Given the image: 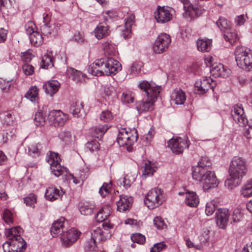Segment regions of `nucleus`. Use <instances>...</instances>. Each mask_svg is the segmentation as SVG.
Segmentation results:
<instances>
[{"mask_svg":"<svg viewBox=\"0 0 252 252\" xmlns=\"http://www.w3.org/2000/svg\"><path fill=\"white\" fill-rule=\"evenodd\" d=\"M154 224L158 229H164L167 228V225L160 217H156L154 219Z\"/></svg>","mask_w":252,"mask_h":252,"instance_id":"obj_46","label":"nucleus"},{"mask_svg":"<svg viewBox=\"0 0 252 252\" xmlns=\"http://www.w3.org/2000/svg\"><path fill=\"white\" fill-rule=\"evenodd\" d=\"M168 146L174 153L179 154L189 147V144L187 140L177 137L171 139L168 143Z\"/></svg>","mask_w":252,"mask_h":252,"instance_id":"obj_14","label":"nucleus"},{"mask_svg":"<svg viewBox=\"0 0 252 252\" xmlns=\"http://www.w3.org/2000/svg\"><path fill=\"white\" fill-rule=\"evenodd\" d=\"M25 97L32 102H36L38 98V89L36 86L31 87L26 94Z\"/></svg>","mask_w":252,"mask_h":252,"instance_id":"obj_31","label":"nucleus"},{"mask_svg":"<svg viewBox=\"0 0 252 252\" xmlns=\"http://www.w3.org/2000/svg\"><path fill=\"white\" fill-rule=\"evenodd\" d=\"M185 202L188 206L195 207L198 205L199 199L195 192H187Z\"/></svg>","mask_w":252,"mask_h":252,"instance_id":"obj_26","label":"nucleus"},{"mask_svg":"<svg viewBox=\"0 0 252 252\" xmlns=\"http://www.w3.org/2000/svg\"><path fill=\"white\" fill-rule=\"evenodd\" d=\"M34 122L36 126H43L45 123V117L41 112L35 114Z\"/></svg>","mask_w":252,"mask_h":252,"instance_id":"obj_49","label":"nucleus"},{"mask_svg":"<svg viewBox=\"0 0 252 252\" xmlns=\"http://www.w3.org/2000/svg\"><path fill=\"white\" fill-rule=\"evenodd\" d=\"M29 38L32 44L35 46H38L43 42L42 35L37 32L32 34Z\"/></svg>","mask_w":252,"mask_h":252,"instance_id":"obj_39","label":"nucleus"},{"mask_svg":"<svg viewBox=\"0 0 252 252\" xmlns=\"http://www.w3.org/2000/svg\"><path fill=\"white\" fill-rule=\"evenodd\" d=\"M22 54V56H21V58L22 61L24 62H30L34 57L31 50H28Z\"/></svg>","mask_w":252,"mask_h":252,"instance_id":"obj_61","label":"nucleus"},{"mask_svg":"<svg viewBox=\"0 0 252 252\" xmlns=\"http://www.w3.org/2000/svg\"><path fill=\"white\" fill-rule=\"evenodd\" d=\"M108 128L109 126L107 125L97 126L93 129V135L97 138H100Z\"/></svg>","mask_w":252,"mask_h":252,"instance_id":"obj_30","label":"nucleus"},{"mask_svg":"<svg viewBox=\"0 0 252 252\" xmlns=\"http://www.w3.org/2000/svg\"><path fill=\"white\" fill-rule=\"evenodd\" d=\"M166 248V245L164 242H162L157 243L154 245L152 248L150 252H160L163 250H165Z\"/></svg>","mask_w":252,"mask_h":252,"instance_id":"obj_57","label":"nucleus"},{"mask_svg":"<svg viewBox=\"0 0 252 252\" xmlns=\"http://www.w3.org/2000/svg\"><path fill=\"white\" fill-rule=\"evenodd\" d=\"M112 184L111 182L109 183H104L99 189V193L102 197L105 196L110 192V189H111Z\"/></svg>","mask_w":252,"mask_h":252,"instance_id":"obj_48","label":"nucleus"},{"mask_svg":"<svg viewBox=\"0 0 252 252\" xmlns=\"http://www.w3.org/2000/svg\"><path fill=\"white\" fill-rule=\"evenodd\" d=\"M41 148L40 143H33L29 147V153L33 156H38L40 154Z\"/></svg>","mask_w":252,"mask_h":252,"instance_id":"obj_41","label":"nucleus"},{"mask_svg":"<svg viewBox=\"0 0 252 252\" xmlns=\"http://www.w3.org/2000/svg\"><path fill=\"white\" fill-rule=\"evenodd\" d=\"M96 243L94 239H90L85 243V249L88 252H97Z\"/></svg>","mask_w":252,"mask_h":252,"instance_id":"obj_43","label":"nucleus"},{"mask_svg":"<svg viewBox=\"0 0 252 252\" xmlns=\"http://www.w3.org/2000/svg\"><path fill=\"white\" fill-rule=\"evenodd\" d=\"M0 119L3 124L7 125L12 122V115L10 111H3L0 112Z\"/></svg>","mask_w":252,"mask_h":252,"instance_id":"obj_44","label":"nucleus"},{"mask_svg":"<svg viewBox=\"0 0 252 252\" xmlns=\"http://www.w3.org/2000/svg\"><path fill=\"white\" fill-rule=\"evenodd\" d=\"M25 28L26 32L27 34L29 35V37H31L32 34L36 32L34 31L35 25L32 22H28V24L26 25Z\"/></svg>","mask_w":252,"mask_h":252,"instance_id":"obj_62","label":"nucleus"},{"mask_svg":"<svg viewBox=\"0 0 252 252\" xmlns=\"http://www.w3.org/2000/svg\"><path fill=\"white\" fill-rule=\"evenodd\" d=\"M142 176L146 178L147 176H152L154 172L156 171V168L152 164L151 162L148 161L145 163L144 167L142 168Z\"/></svg>","mask_w":252,"mask_h":252,"instance_id":"obj_37","label":"nucleus"},{"mask_svg":"<svg viewBox=\"0 0 252 252\" xmlns=\"http://www.w3.org/2000/svg\"><path fill=\"white\" fill-rule=\"evenodd\" d=\"M171 43L170 36L165 33L158 35L153 45V50L156 54H160L165 52Z\"/></svg>","mask_w":252,"mask_h":252,"instance_id":"obj_10","label":"nucleus"},{"mask_svg":"<svg viewBox=\"0 0 252 252\" xmlns=\"http://www.w3.org/2000/svg\"><path fill=\"white\" fill-rule=\"evenodd\" d=\"M23 70L26 75H31L34 72V67L29 64L25 63L23 65Z\"/></svg>","mask_w":252,"mask_h":252,"instance_id":"obj_63","label":"nucleus"},{"mask_svg":"<svg viewBox=\"0 0 252 252\" xmlns=\"http://www.w3.org/2000/svg\"><path fill=\"white\" fill-rule=\"evenodd\" d=\"M134 15L131 14L125 19V27L127 33L130 32L131 27L134 22Z\"/></svg>","mask_w":252,"mask_h":252,"instance_id":"obj_53","label":"nucleus"},{"mask_svg":"<svg viewBox=\"0 0 252 252\" xmlns=\"http://www.w3.org/2000/svg\"><path fill=\"white\" fill-rule=\"evenodd\" d=\"M10 81H7L3 78H0V88L2 92H7L10 87Z\"/></svg>","mask_w":252,"mask_h":252,"instance_id":"obj_56","label":"nucleus"},{"mask_svg":"<svg viewBox=\"0 0 252 252\" xmlns=\"http://www.w3.org/2000/svg\"><path fill=\"white\" fill-rule=\"evenodd\" d=\"M80 232L74 228L63 232L61 236L63 246L68 247L72 245L79 238Z\"/></svg>","mask_w":252,"mask_h":252,"instance_id":"obj_12","label":"nucleus"},{"mask_svg":"<svg viewBox=\"0 0 252 252\" xmlns=\"http://www.w3.org/2000/svg\"><path fill=\"white\" fill-rule=\"evenodd\" d=\"M131 240L134 243L143 244L145 241V238L144 235L140 233H136L131 236Z\"/></svg>","mask_w":252,"mask_h":252,"instance_id":"obj_52","label":"nucleus"},{"mask_svg":"<svg viewBox=\"0 0 252 252\" xmlns=\"http://www.w3.org/2000/svg\"><path fill=\"white\" fill-rule=\"evenodd\" d=\"M109 32V31L108 27L104 26H98L94 31L95 36L98 39H101L108 35Z\"/></svg>","mask_w":252,"mask_h":252,"instance_id":"obj_34","label":"nucleus"},{"mask_svg":"<svg viewBox=\"0 0 252 252\" xmlns=\"http://www.w3.org/2000/svg\"><path fill=\"white\" fill-rule=\"evenodd\" d=\"M211 162L207 157H202L198 162L197 167L205 168V167H209L211 165Z\"/></svg>","mask_w":252,"mask_h":252,"instance_id":"obj_50","label":"nucleus"},{"mask_svg":"<svg viewBox=\"0 0 252 252\" xmlns=\"http://www.w3.org/2000/svg\"><path fill=\"white\" fill-rule=\"evenodd\" d=\"M235 61L237 65L246 71L252 70V52L246 47L237 46L235 52Z\"/></svg>","mask_w":252,"mask_h":252,"instance_id":"obj_4","label":"nucleus"},{"mask_svg":"<svg viewBox=\"0 0 252 252\" xmlns=\"http://www.w3.org/2000/svg\"><path fill=\"white\" fill-rule=\"evenodd\" d=\"M231 114L233 120L240 126H243L248 124V120L241 105H235Z\"/></svg>","mask_w":252,"mask_h":252,"instance_id":"obj_15","label":"nucleus"},{"mask_svg":"<svg viewBox=\"0 0 252 252\" xmlns=\"http://www.w3.org/2000/svg\"><path fill=\"white\" fill-rule=\"evenodd\" d=\"M192 9L190 8H186L185 13L186 15H189L191 18H194L201 15L203 13V9L201 8H199L197 5H192Z\"/></svg>","mask_w":252,"mask_h":252,"instance_id":"obj_33","label":"nucleus"},{"mask_svg":"<svg viewBox=\"0 0 252 252\" xmlns=\"http://www.w3.org/2000/svg\"><path fill=\"white\" fill-rule=\"evenodd\" d=\"M141 90H143L148 99L137 102L136 109L139 113L145 111H151L154 109V104L157 100L161 87L156 85L152 81H143L139 84Z\"/></svg>","mask_w":252,"mask_h":252,"instance_id":"obj_2","label":"nucleus"},{"mask_svg":"<svg viewBox=\"0 0 252 252\" xmlns=\"http://www.w3.org/2000/svg\"><path fill=\"white\" fill-rule=\"evenodd\" d=\"M225 40L230 44H233L238 40L237 34L235 32H227L223 35Z\"/></svg>","mask_w":252,"mask_h":252,"instance_id":"obj_42","label":"nucleus"},{"mask_svg":"<svg viewBox=\"0 0 252 252\" xmlns=\"http://www.w3.org/2000/svg\"><path fill=\"white\" fill-rule=\"evenodd\" d=\"M64 192L54 187H50L46 189L45 192L46 198L51 201H54L62 197Z\"/></svg>","mask_w":252,"mask_h":252,"instance_id":"obj_21","label":"nucleus"},{"mask_svg":"<svg viewBox=\"0 0 252 252\" xmlns=\"http://www.w3.org/2000/svg\"><path fill=\"white\" fill-rule=\"evenodd\" d=\"M73 39L80 44H84L87 42L84 38L83 33L80 32H76L73 36Z\"/></svg>","mask_w":252,"mask_h":252,"instance_id":"obj_54","label":"nucleus"},{"mask_svg":"<svg viewBox=\"0 0 252 252\" xmlns=\"http://www.w3.org/2000/svg\"><path fill=\"white\" fill-rule=\"evenodd\" d=\"M230 213L228 209L226 208L218 209L216 212V222L219 228L225 229L226 227Z\"/></svg>","mask_w":252,"mask_h":252,"instance_id":"obj_18","label":"nucleus"},{"mask_svg":"<svg viewBox=\"0 0 252 252\" xmlns=\"http://www.w3.org/2000/svg\"><path fill=\"white\" fill-rule=\"evenodd\" d=\"M247 18V16L243 14L237 16L235 19V23L237 26H242L245 23Z\"/></svg>","mask_w":252,"mask_h":252,"instance_id":"obj_64","label":"nucleus"},{"mask_svg":"<svg viewBox=\"0 0 252 252\" xmlns=\"http://www.w3.org/2000/svg\"><path fill=\"white\" fill-rule=\"evenodd\" d=\"M210 73L215 77H222L226 78L231 74V70L227 67H225L220 63H215L212 64L210 68Z\"/></svg>","mask_w":252,"mask_h":252,"instance_id":"obj_17","label":"nucleus"},{"mask_svg":"<svg viewBox=\"0 0 252 252\" xmlns=\"http://www.w3.org/2000/svg\"><path fill=\"white\" fill-rule=\"evenodd\" d=\"M248 171L246 159L241 157H235L232 159L228 170L230 177L241 180Z\"/></svg>","mask_w":252,"mask_h":252,"instance_id":"obj_5","label":"nucleus"},{"mask_svg":"<svg viewBox=\"0 0 252 252\" xmlns=\"http://www.w3.org/2000/svg\"><path fill=\"white\" fill-rule=\"evenodd\" d=\"M142 65L140 63H133L130 66V73L133 74H136L140 72Z\"/></svg>","mask_w":252,"mask_h":252,"instance_id":"obj_60","label":"nucleus"},{"mask_svg":"<svg viewBox=\"0 0 252 252\" xmlns=\"http://www.w3.org/2000/svg\"><path fill=\"white\" fill-rule=\"evenodd\" d=\"M104 232L99 227H96L94 229L91 233V239H94L96 242H101L105 239L106 236H104ZM107 233V232H105Z\"/></svg>","mask_w":252,"mask_h":252,"instance_id":"obj_32","label":"nucleus"},{"mask_svg":"<svg viewBox=\"0 0 252 252\" xmlns=\"http://www.w3.org/2000/svg\"><path fill=\"white\" fill-rule=\"evenodd\" d=\"M216 206L214 202L210 201L208 202L206 205L205 213L207 216H210L215 211Z\"/></svg>","mask_w":252,"mask_h":252,"instance_id":"obj_58","label":"nucleus"},{"mask_svg":"<svg viewBox=\"0 0 252 252\" xmlns=\"http://www.w3.org/2000/svg\"><path fill=\"white\" fill-rule=\"evenodd\" d=\"M44 24L40 27V31L41 33L45 35L48 36L52 33H56L57 31H55V27L54 25L48 23L49 17L46 15L43 17Z\"/></svg>","mask_w":252,"mask_h":252,"instance_id":"obj_23","label":"nucleus"},{"mask_svg":"<svg viewBox=\"0 0 252 252\" xmlns=\"http://www.w3.org/2000/svg\"><path fill=\"white\" fill-rule=\"evenodd\" d=\"M65 220V218L61 217L58 220L54 222L51 228L50 231L53 237H55L61 234V232L63 231V223Z\"/></svg>","mask_w":252,"mask_h":252,"instance_id":"obj_24","label":"nucleus"},{"mask_svg":"<svg viewBox=\"0 0 252 252\" xmlns=\"http://www.w3.org/2000/svg\"><path fill=\"white\" fill-rule=\"evenodd\" d=\"M111 213V208L109 206H104L102 207L96 215V220L98 222L105 221L102 224L103 228L106 230L112 229L113 225L110 223L109 221L106 220L110 216Z\"/></svg>","mask_w":252,"mask_h":252,"instance_id":"obj_13","label":"nucleus"},{"mask_svg":"<svg viewBox=\"0 0 252 252\" xmlns=\"http://www.w3.org/2000/svg\"><path fill=\"white\" fill-rule=\"evenodd\" d=\"M241 194L244 197H249L252 196V178L249 180L242 186L241 189Z\"/></svg>","mask_w":252,"mask_h":252,"instance_id":"obj_29","label":"nucleus"},{"mask_svg":"<svg viewBox=\"0 0 252 252\" xmlns=\"http://www.w3.org/2000/svg\"><path fill=\"white\" fill-rule=\"evenodd\" d=\"M213 80L210 78L203 77L199 81H197L194 84V92L196 94H203L205 93L209 89H214V86L212 84Z\"/></svg>","mask_w":252,"mask_h":252,"instance_id":"obj_16","label":"nucleus"},{"mask_svg":"<svg viewBox=\"0 0 252 252\" xmlns=\"http://www.w3.org/2000/svg\"><path fill=\"white\" fill-rule=\"evenodd\" d=\"M83 109V104L76 101L72 103L70 108V111L74 117H79L81 111Z\"/></svg>","mask_w":252,"mask_h":252,"instance_id":"obj_38","label":"nucleus"},{"mask_svg":"<svg viewBox=\"0 0 252 252\" xmlns=\"http://www.w3.org/2000/svg\"><path fill=\"white\" fill-rule=\"evenodd\" d=\"M60 86L57 81L51 80L45 83L43 88L46 94L52 96L58 91Z\"/></svg>","mask_w":252,"mask_h":252,"instance_id":"obj_22","label":"nucleus"},{"mask_svg":"<svg viewBox=\"0 0 252 252\" xmlns=\"http://www.w3.org/2000/svg\"><path fill=\"white\" fill-rule=\"evenodd\" d=\"M26 248V243L21 236H17L16 238H9V241L2 245L4 252H23Z\"/></svg>","mask_w":252,"mask_h":252,"instance_id":"obj_7","label":"nucleus"},{"mask_svg":"<svg viewBox=\"0 0 252 252\" xmlns=\"http://www.w3.org/2000/svg\"><path fill=\"white\" fill-rule=\"evenodd\" d=\"M68 118L67 115L61 110H52L48 116L49 123L55 127L63 126Z\"/></svg>","mask_w":252,"mask_h":252,"instance_id":"obj_11","label":"nucleus"},{"mask_svg":"<svg viewBox=\"0 0 252 252\" xmlns=\"http://www.w3.org/2000/svg\"><path fill=\"white\" fill-rule=\"evenodd\" d=\"M60 139L65 144H69L72 141V136L69 131H61L59 134Z\"/></svg>","mask_w":252,"mask_h":252,"instance_id":"obj_45","label":"nucleus"},{"mask_svg":"<svg viewBox=\"0 0 252 252\" xmlns=\"http://www.w3.org/2000/svg\"><path fill=\"white\" fill-rule=\"evenodd\" d=\"M192 178L199 181L203 185L204 190L217 187L219 181L213 171L207 170L205 168L195 167L192 170Z\"/></svg>","mask_w":252,"mask_h":252,"instance_id":"obj_3","label":"nucleus"},{"mask_svg":"<svg viewBox=\"0 0 252 252\" xmlns=\"http://www.w3.org/2000/svg\"><path fill=\"white\" fill-rule=\"evenodd\" d=\"M3 219L4 222L8 224H11L13 222V214L7 209L4 210Z\"/></svg>","mask_w":252,"mask_h":252,"instance_id":"obj_51","label":"nucleus"},{"mask_svg":"<svg viewBox=\"0 0 252 252\" xmlns=\"http://www.w3.org/2000/svg\"><path fill=\"white\" fill-rule=\"evenodd\" d=\"M121 65L117 60L106 58L96 60L88 68V71L93 75L102 76L115 74L121 70Z\"/></svg>","mask_w":252,"mask_h":252,"instance_id":"obj_1","label":"nucleus"},{"mask_svg":"<svg viewBox=\"0 0 252 252\" xmlns=\"http://www.w3.org/2000/svg\"><path fill=\"white\" fill-rule=\"evenodd\" d=\"M24 202L27 205L30 207H33L34 203L36 202V197L33 194H30L28 196L24 198Z\"/></svg>","mask_w":252,"mask_h":252,"instance_id":"obj_55","label":"nucleus"},{"mask_svg":"<svg viewBox=\"0 0 252 252\" xmlns=\"http://www.w3.org/2000/svg\"><path fill=\"white\" fill-rule=\"evenodd\" d=\"M94 205L84 204L80 208V212L83 215H90L93 214Z\"/></svg>","mask_w":252,"mask_h":252,"instance_id":"obj_47","label":"nucleus"},{"mask_svg":"<svg viewBox=\"0 0 252 252\" xmlns=\"http://www.w3.org/2000/svg\"><path fill=\"white\" fill-rule=\"evenodd\" d=\"M155 18L158 23H164L172 19V15L167 8L158 6L155 13Z\"/></svg>","mask_w":252,"mask_h":252,"instance_id":"obj_19","label":"nucleus"},{"mask_svg":"<svg viewBox=\"0 0 252 252\" xmlns=\"http://www.w3.org/2000/svg\"><path fill=\"white\" fill-rule=\"evenodd\" d=\"M171 100L176 104H183L186 100V93L182 90H175L172 94Z\"/></svg>","mask_w":252,"mask_h":252,"instance_id":"obj_25","label":"nucleus"},{"mask_svg":"<svg viewBox=\"0 0 252 252\" xmlns=\"http://www.w3.org/2000/svg\"><path fill=\"white\" fill-rule=\"evenodd\" d=\"M113 118V116L109 111H104L100 115V119L105 122H108L111 120Z\"/></svg>","mask_w":252,"mask_h":252,"instance_id":"obj_59","label":"nucleus"},{"mask_svg":"<svg viewBox=\"0 0 252 252\" xmlns=\"http://www.w3.org/2000/svg\"><path fill=\"white\" fill-rule=\"evenodd\" d=\"M117 140L120 146H127V150L130 151L131 145L136 141L137 136L131 135L126 128H121L119 130Z\"/></svg>","mask_w":252,"mask_h":252,"instance_id":"obj_9","label":"nucleus"},{"mask_svg":"<svg viewBox=\"0 0 252 252\" xmlns=\"http://www.w3.org/2000/svg\"><path fill=\"white\" fill-rule=\"evenodd\" d=\"M216 24L221 31L229 30L231 28L230 22L223 17H220L217 21Z\"/></svg>","mask_w":252,"mask_h":252,"instance_id":"obj_40","label":"nucleus"},{"mask_svg":"<svg viewBox=\"0 0 252 252\" xmlns=\"http://www.w3.org/2000/svg\"><path fill=\"white\" fill-rule=\"evenodd\" d=\"M21 231L22 229L19 226L11 227L6 230L5 233L8 241H9V238H16L17 236H20Z\"/></svg>","mask_w":252,"mask_h":252,"instance_id":"obj_36","label":"nucleus"},{"mask_svg":"<svg viewBox=\"0 0 252 252\" xmlns=\"http://www.w3.org/2000/svg\"><path fill=\"white\" fill-rule=\"evenodd\" d=\"M46 160L50 165L52 172L56 176L59 177L66 172V168L60 164L61 159L58 154L50 152L49 154H47Z\"/></svg>","mask_w":252,"mask_h":252,"instance_id":"obj_8","label":"nucleus"},{"mask_svg":"<svg viewBox=\"0 0 252 252\" xmlns=\"http://www.w3.org/2000/svg\"><path fill=\"white\" fill-rule=\"evenodd\" d=\"M162 190L158 188L151 189L146 196L145 205L150 209L158 207L162 203Z\"/></svg>","mask_w":252,"mask_h":252,"instance_id":"obj_6","label":"nucleus"},{"mask_svg":"<svg viewBox=\"0 0 252 252\" xmlns=\"http://www.w3.org/2000/svg\"><path fill=\"white\" fill-rule=\"evenodd\" d=\"M135 180V178L134 176L127 174L123 178L120 179L118 181V184L123 185L125 188H127L134 182Z\"/></svg>","mask_w":252,"mask_h":252,"instance_id":"obj_35","label":"nucleus"},{"mask_svg":"<svg viewBox=\"0 0 252 252\" xmlns=\"http://www.w3.org/2000/svg\"><path fill=\"white\" fill-rule=\"evenodd\" d=\"M54 66L52 53L49 52L42 58L41 66L44 68H48Z\"/></svg>","mask_w":252,"mask_h":252,"instance_id":"obj_28","label":"nucleus"},{"mask_svg":"<svg viewBox=\"0 0 252 252\" xmlns=\"http://www.w3.org/2000/svg\"><path fill=\"white\" fill-rule=\"evenodd\" d=\"M197 49L201 52H209L211 49V40L208 39H198L196 42Z\"/></svg>","mask_w":252,"mask_h":252,"instance_id":"obj_27","label":"nucleus"},{"mask_svg":"<svg viewBox=\"0 0 252 252\" xmlns=\"http://www.w3.org/2000/svg\"><path fill=\"white\" fill-rule=\"evenodd\" d=\"M117 202V210L120 212H126L129 209L132 202V198L125 195H121Z\"/></svg>","mask_w":252,"mask_h":252,"instance_id":"obj_20","label":"nucleus"}]
</instances>
